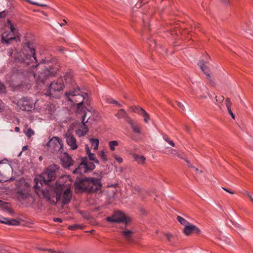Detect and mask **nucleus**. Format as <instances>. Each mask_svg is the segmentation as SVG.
<instances>
[{
  "label": "nucleus",
  "mask_w": 253,
  "mask_h": 253,
  "mask_svg": "<svg viewBox=\"0 0 253 253\" xmlns=\"http://www.w3.org/2000/svg\"><path fill=\"white\" fill-rule=\"evenodd\" d=\"M60 159L63 166L65 168H68L73 165V160L67 153L62 154L60 156Z\"/></svg>",
  "instance_id": "dca6fc26"
},
{
  "label": "nucleus",
  "mask_w": 253,
  "mask_h": 253,
  "mask_svg": "<svg viewBox=\"0 0 253 253\" xmlns=\"http://www.w3.org/2000/svg\"><path fill=\"white\" fill-rule=\"evenodd\" d=\"M65 95L69 101L77 105V113L79 115L82 113L83 114L84 111L87 112V110H89L83 106L84 104H87L88 101V99L85 97L87 96L86 93L84 95L81 94L79 89H78L66 92Z\"/></svg>",
  "instance_id": "20e7f679"
},
{
  "label": "nucleus",
  "mask_w": 253,
  "mask_h": 253,
  "mask_svg": "<svg viewBox=\"0 0 253 253\" xmlns=\"http://www.w3.org/2000/svg\"><path fill=\"white\" fill-rule=\"evenodd\" d=\"M22 154V152H20V153L19 154V155H18V156H20V155Z\"/></svg>",
  "instance_id": "774afa93"
},
{
  "label": "nucleus",
  "mask_w": 253,
  "mask_h": 253,
  "mask_svg": "<svg viewBox=\"0 0 253 253\" xmlns=\"http://www.w3.org/2000/svg\"><path fill=\"white\" fill-rule=\"evenodd\" d=\"M17 106V108L23 111H30L34 108L33 100L27 98L23 97L16 102H13Z\"/></svg>",
  "instance_id": "f8f14e48"
},
{
  "label": "nucleus",
  "mask_w": 253,
  "mask_h": 253,
  "mask_svg": "<svg viewBox=\"0 0 253 253\" xmlns=\"http://www.w3.org/2000/svg\"><path fill=\"white\" fill-rule=\"evenodd\" d=\"M122 236L127 241H130L133 235V232L129 230H126L121 232Z\"/></svg>",
  "instance_id": "5701e85b"
},
{
  "label": "nucleus",
  "mask_w": 253,
  "mask_h": 253,
  "mask_svg": "<svg viewBox=\"0 0 253 253\" xmlns=\"http://www.w3.org/2000/svg\"><path fill=\"white\" fill-rule=\"evenodd\" d=\"M216 99V101L217 102L218 100H219V103H220L221 102L223 101V96H220V97H218V99L217 98V97L216 96L215 97Z\"/></svg>",
  "instance_id": "c03bdc74"
},
{
  "label": "nucleus",
  "mask_w": 253,
  "mask_h": 253,
  "mask_svg": "<svg viewBox=\"0 0 253 253\" xmlns=\"http://www.w3.org/2000/svg\"><path fill=\"white\" fill-rule=\"evenodd\" d=\"M28 126H26V128H27L26 130L24 131V133L25 135L28 137L30 138L35 134L34 131L31 128H27Z\"/></svg>",
  "instance_id": "c85d7f7f"
},
{
  "label": "nucleus",
  "mask_w": 253,
  "mask_h": 253,
  "mask_svg": "<svg viewBox=\"0 0 253 253\" xmlns=\"http://www.w3.org/2000/svg\"><path fill=\"white\" fill-rule=\"evenodd\" d=\"M98 156L100 158L101 160L104 163L107 162V157L105 154L104 150H100L98 153Z\"/></svg>",
  "instance_id": "a878e982"
},
{
  "label": "nucleus",
  "mask_w": 253,
  "mask_h": 253,
  "mask_svg": "<svg viewBox=\"0 0 253 253\" xmlns=\"http://www.w3.org/2000/svg\"><path fill=\"white\" fill-rule=\"evenodd\" d=\"M32 67L33 68L38 67V72L34 73L33 75L37 81L42 83H44L47 79L55 76L58 70L57 67L47 66L43 63H40Z\"/></svg>",
  "instance_id": "39448f33"
},
{
  "label": "nucleus",
  "mask_w": 253,
  "mask_h": 253,
  "mask_svg": "<svg viewBox=\"0 0 253 253\" xmlns=\"http://www.w3.org/2000/svg\"><path fill=\"white\" fill-rule=\"evenodd\" d=\"M109 103L116 104L118 107L122 106V105L120 103H118L116 100H113V99L109 101Z\"/></svg>",
  "instance_id": "a19ab883"
},
{
  "label": "nucleus",
  "mask_w": 253,
  "mask_h": 253,
  "mask_svg": "<svg viewBox=\"0 0 253 253\" xmlns=\"http://www.w3.org/2000/svg\"><path fill=\"white\" fill-rule=\"evenodd\" d=\"M63 22H64V23H58V24H59L61 27H62L63 25H65L67 24V22L65 19L63 20Z\"/></svg>",
  "instance_id": "de8ad7c7"
},
{
  "label": "nucleus",
  "mask_w": 253,
  "mask_h": 253,
  "mask_svg": "<svg viewBox=\"0 0 253 253\" xmlns=\"http://www.w3.org/2000/svg\"><path fill=\"white\" fill-rule=\"evenodd\" d=\"M132 156L135 161H136L139 165H143L146 161V158L143 156L133 154Z\"/></svg>",
  "instance_id": "412c9836"
},
{
  "label": "nucleus",
  "mask_w": 253,
  "mask_h": 253,
  "mask_svg": "<svg viewBox=\"0 0 253 253\" xmlns=\"http://www.w3.org/2000/svg\"><path fill=\"white\" fill-rule=\"evenodd\" d=\"M11 169L10 165L7 162H0V174L5 175L10 172Z\"/></svg>",
  "instance_id": "6ab92c4d"
},
{
  "label": "nucleus",
  "mask_w": 253,
  "mask_h": 253,
  "mask_svg": "<svg viewBox=\"0 0 253 253\" xmlns=\"http://www.w3.org/2000/svg\"><path fill=\"white\" fill-rule=\"evenodd\" d=\"M93 162H89L87 157H83L82 159V162L79 165L77 168L73 171V174H80L87 172L89 170H92L95 168V165Z\"/></svg>",
  "instance_id": "6e6552de"
},
{
  "label": "nucleus",
  "mask_w": 253,
  "mask_h": 253,
  "mask_svg": "<svg viewBox=\"0 0 253 253\" xmlns=\"http://www.w3.org/2000/svg\"><path fill=\"white\" fill-rule=\"evenodd\" d=\"M83 226L80 224H74L69 226V229L70 230H77L78 229H82Z\"/></svg>",
  "instance_id": "473e14b6"
},
{
  "label": "nucleus",
  "mask_w": 253,
  "mask_h": 253,
  "mask_svg": "<svg viewBox=\"0 0 253 253\" xmlns=\"http://www.w3.org/2000/svg\"><path fill=\"white\" fill-rule=\"evenodd\" d=\"M8 54H9L10 56H11L12 55V49L9 50Z\"/></svg>",
  "instance_id": "4d7b16f0"
},
{
  "label": "nucleus",
  "mask_w": 253,
  "mask_h": 253,
  "mask_svg": "<svg viewBox=\"0 0 253 253\" xmlns=\"http://www.w3.org/2000/svg\"><path fill=\"white\" fill-rule=\"evenodd\" d=\"M222 189H224V190L225 191H226V192H228V193H230V194H234V193H233V192H232V191H230L229 190H228V189H226V188H224V187H222Z\"/></svg>",
  "instance_id": "8fccbe9b"
},
{
  "label": "nucleus",
  "mask_w": 253,
  "mask_h": 253,
  "mask_svg": "<svg viewBox=\"0 0 253 253\" xmlns=\"http://www.w3.org/2000/svg\"><path fill=\"white\" fill-rule=\"evenodd\" d=\"M202 172H203L202 170H199V171L197 173V175H200Z\"/></svg>",
  "instance_id": "052dcab7"
},
{
  "label": "nucleus",
  "mask_w": 253,
  "mask_h": 253,
  "mask_svg": "<svg viewBox=\"0 0 253 253\" xmlns=\"http://www.w3.org/2000/svg\"><path fill=\"white\" fill-rule=\"evenodd\" d=\"M119 145V143L116 140L110 141L109 142V146L110 150L112 151H114L115 150V146H117Z\"/></svg>",
  "instance_id": "cd10ccee"
},
{
  "label": "nucleus",
  "mask_w": 253,
  "mask_h": 253,
  "mask_svg": "<svg viewBox=\"0 0 253 253\" xmlns=\"http://www.w3.org/2000/svg\"><path fill=\"white\" fill-rule=\"evenodd\" d=\"M165 236L169 242H171L174 237L173 235H172L170 233H166L165 234Z\"/></svg>",
  "instance_id": "58836bf2"
},
{
  "label": "nucleus",
  "mask_w": 253,
  "mask_h": 253,
  "mask_svg": "<svg viewBox=\"0 0 253 253\" xmlns=\"http://www.w3.org/2000/svg\"><path fill=\"white\" fill-rule=\"evenodd\" d=\"M200 97L202 99H205L207 97L206 95H201Z\"/></svg>",
  "instance_id": "bf43d9fd"
},
{
  "label": "nucleus",
  "mask_w": 253,
  "mask_h": 253,
  "mask_svg": "<svg viewBox=\"0 0 253 253\" xmlns=\"http://www.w3.org/2000/svg\"><path fill=\"white\" fill-rule=\"evenodd\" d=\"M53 220L55 222H61L62 221V219L60 218H54Z\"/></svg>",
  "instance_id": "49530a36"
},
{
  "label": "nucleus",
  "mask_w": 253,
  "mask_h": 253,
  "mask_svg": "<svg viewBox=\"0 0 253 253\" xmlns=\"http://www.w3.org/2000/svg\"><path fill=\"white\" fill-rule=\"evenodd\" d=\"M89 140L91 143V148L94 150H97L99 146V140L98 139L90 138Z\"/></svg>",
  "instance_id": "b1692460"
},
{
  "label": "nucleus",
  "mask_w": 253,
  "mask_h": 253,
  "mask_svg": "<svg viewBox=\"0 0 253 253\" xmlns=\"http://www.w3.org/2000/svg\"><path fill=\"white\" fill-rule=\"evenodd\" d=\"M132 111L134 112L137 113L140 115H142L143 113L145 111V110H144L142 108L136 106H135L132 107Z\"/></svg>",
  "instance_id": "bb28decb"
},
{
  "label": "nucleus",
  "mask_w": 253,
  "mask_h": 253,
  "mask_svg": "<svg viewBox=\"0 0 253 253\" xmlns=\"http://www.w3.org/2000/svg\"><path fill=\"white\" fill-rule=\"evenodd\" d=\"M144 118V121L146 123H148L150 120V116L146 111L141 115Z\"/></svg>",
  "instance_id": "72a5a7b5"
},
{
  "label": "nucleus",
  "mask_w": 253,
  "mask_h": 253,
  "mask_svg": "<svg viewBox=\"0 0 253 253\" xmlns=\"http://www.w3.org/2000/svg\"><path fill=\"white\" fill-rule=\"evenodd\" d=\"M203 90H204V91H205L206 92H207V88L205 86H203Z\"/></svg>",
  "instance_id": "e2e57ef3"
},
{
  "label": "nucleus",
  "mask_w": 253,
  "mask_h": 253,
  "mask_svg": "<svg viewBox=\"0 0 253 253\" xmlns=\"http://www.w3.org/2000/svg\"><path fill=\"white\" fill-rule=\"evenodd\" d=\"M5 16L4 11L0 12V18L4 17Z\"/></svg>",
  "instance_id": "3c124183"
},
{
  "label": "nucleus",
  "mask_w": 253,
  "mask_h": 253,
  "mask_svg": "<svg viewBox=\"0 0 253 253\" xmlns=\"http://www.w3.org/2000/svg\"><path fill=\"white\" fill-rule=\"evenodd\" d=\"M49 150L61 154L63 151V143L62 140L56 136H53L47 143Z\"/></svg>",
  "instance_id": "9b49d317"
},
{
  "label": "nucleus",
  "mask_w": 253,
  "mask_h": 253,
  "mask_svg": "<svg viewBox=\"0 0 253 253\" xmlns=\"http://www.w3.org/2000/svg\"><path fill=\"white\" fill-rule=\"evenodd\" d=\"M28 149L27 146H24L22 148V151L26 150Z\"/></svg>",
  "instance_id": "5fc2aeb1"
},
{
  "label": "nucleus",
  "mask_w": 253,
  "mask_h": 253,
  "mask_svg": "<svg viewBox=\"0 0 253 253\" xmlns=\"http://www.w3.org/2000/svg\"><path fill=\"white\" fill-rule=\"evenodd\" d=\"M177 221L182 225H184V227L188 224L189 222L187 221L184 218L181 217L180 216H177L176 218Z\"/></svg>",
  "instance_id": "2f4dec72"
},
{
  "label": "nucleus",
  "mask_w": 253,
  "mask_h": 253,
  "mask_svg": "<svg viewBox=\"0 0 253 253\" xmlns=\"http://www.w3.org/2000/svg\"><path fill=\"white\" fill-rule=\"evenodd\" d=\"M39 159H40V160H42V157H40L39 158Z\"/></svg>",
  "instance_id": "338daca9"
},
{
  "label": "nucleus",
  "mask_w": 253,
  "mask_h": 253,
  "mask_svg": "<svg viewBox=\"0 0 253 253\" xmlns=\"http://www.w3.org/2000/svg\"><path fill=\"white\" fill-rule=\"evenodd\" d=\"M228 112L229 114L230 115V116H231V117L233 119H235V116H234V114L233 113L232 111H231V110L228 111Z\"/></svg>",
  "instance_id": "a18cd8bd"
},
{
  "label": "nucleus",
  "mask_w": 253,
  "mask_h": 253,
  "mask_svg": "<svg viewBox=\"0 0 253 253\" xmlns=\"http://www.w3.org/2000/svg\"><path fill=\"white\" fill-rule=\"evenodd\" d=\"M208 61L204 62L203 61H200L198 65L200 67L201 69L203 71V72L208 76L210 77V72L207 68V67L206 66V64Z\"/></svg>",
  "instance_id": "4be33fe9"
},
{
  "label": "nucleus",
  "mask_w": 253,
  "mask_h": 253,
  "mask_svg": "<svg viewBox=\"0 0 253 253\" xmlns=\"http://www.w3.org/2000/svg\"><path fill=\"white\" fill-rule=\"evenodd\" d=\"M128 124L130 125L132 129L133 130V131L134 132L138 133V134L140 133L141 132H140V127L136 125L133 123L132 120H129L128 121Z\"/></svg>",
  "instance_id": "393cba45"
},
{
  "label": "nucleus",
  "mask_w": 253,
  "mask_h": 253,
  "mask_svg": "<svg viewBox=\"0 0 253 253\" xmlns=\"http://www.w3.org/2000/svg\"><path fill=\"white\" fill-rule=\"evenodd\" d=\"M66 141L68 145L71 147L72 150H75L78 148L76 139L75 137L71 134L66 135Z\"/></svg>",
  "instance_id": "f3484780"
},
{
  "label": "nucleus",
  "mask_w": 253,
  "mask_h": 253,
  "mask_svg": "<svg viewBox=\"0 0 253 253\" xmlns=\"http://www.w3.org/2000/svg\"><path fill=\"white\" fill-rule=\"evenodd\" d=\"M192 168L193 169V170L194 172H195L196 173L199 171V170L198 168H195L194 167H192Z\"/></svg>",
  "instance_id": "09e8293b"
},
{
  "label": "nucleus",
  "mask_w": 253,
  "mask_h": 253,
  "mask_svg": "<svg viewBox=\"0 0 253 253\" xmlns=\"http://www.w3.org/2000/svg\"><path fill=\"white\" fill-rule=\"evenodd\" d=\"M5 91V87L3 84L0 81V93L4 92Z\"/></svg>",
  "instance_id": "ea45409f"
},
{
  "label": "nucleus",
  "mask_w": 253,
  "mask_h": 253,
  "mask_svg": "<svg viewBox=\"0 0 253 253\" xmlns=\"http://www.w3.org/2000/svg\"><path fill=\"white\" fill-rule=\"evenodd\" d=\"M26 0L33 5H38V6H46V4H40L38 2L32 1L31 0Z\"/></svg>",
  "instance_id": "4c0bfd02"
},
{
  "label": "nucleus",
  "mask_w": 253,
  "mask_h": 253,
  "mask_svg": "<svg viewBox=\"0 0 253 253\" xmlns=\"http://www.w3.org/2000/svg\"><path fill=\"white\" fill-rule=\"evenodd\" d=\"M106 220L108 222L113 223L126 222V220L125 215L120 211H117L109 217H107Z\"/></svg>",
  "instance_id": "ddd939ff"
},
{
  "label": "nucleus",
  "mask_w": 253,
  "mask_h": 253,
  "mask_svg": "<svg viewBox=\"0 0 253 253\" xmlns=\"http://www.w3.org/2000/svg\"><path fill=\"white\" fill-rule=\"evenodd\" d=\"M49 251H50L51 252H53V253L54 252V253H62L61 252H54V251H53V250H52L51 249L49 250Z\"/></svg>",
  "instance_id": "680f3d73"
},
{
  "label": "nucleus",
  "mask_w": 253,
  "mask_h": 253,
  "mask_svg": "<svg viewBox=\"0 0 253 253\" xmlns=\"http://www.w3.org/2000/svg\"><path fill=\"white\" fill-rule=\"evenodd\" d=\"M240 100H241V104H242L243 105L245 106V102H244L243 101H242L241 99H240Z\"/></svg>",
  "instance_id": "0e129e2a"
},
{
  "label": "nucleus",
  "mask_w": 253,
  "mask_h": 253,
  "mask_svg": "<svg viewBox=\"0 0 253 253\" xmlns=\"http://www.w3.org/2000/svg\"><path fill=\"white\" fill-rule=\"evenodd\" d=\"M126 115V112L124 109H120L116 114V116L119 119L124 118Z\"/></svg>",
  "instance_id": "c756f323"
},
{
  "label": "nucleus",
  "mask_w": 253,
  "mask_h": 253,
  "mask_svg": "<svg viewBox=\"0 0 253 253\" xmlns=\"http://www.w3.org/2000/svg\"><path fill=\"white\" fill-rule=\"evenodd\" d=\"M54 194H56L55 199L54 196L52 195V192L51 191V197H53L55 205L57 203L60 202L63 205L68 204L71 201L72 197V192L70 188L64 184L56 183L53 187Z\"/></svg>",
  "instance_id": "7ed1b4c3"
},
{
  "label": "nucleus",
  "mask_w": 253,
  "mask_h": 253,
  "mask_svg": "<svg viewBox=\"0 0 253 253\" xmlns=\"http://www.w3.org/2000/svg\"><path fill=\"white\" fill-rule=\"evenodd\" d=\"M22 55L20 57L16 58V61L18 62L24 63L30 65L31 63L37 62L35 56V50L32 44L27 43L22 50Z\"/></svg>",
  "instance_id": "423d86ee"
},
{
  "label": "nucleus",
  "mask_w": 253,
  "mask_h": 253,
  "mask_svg": "<svg viewBox=\"0 0 253 253\" xmlns=\"http://www.w3.org/2000/svg\"><path fill=\"white\" fill-rule=\"evenodd\" d=\"M0 222L9 225H17L19 224V222L15 219H9L4 217H0Z\"/></svg>",
  "instance_id": "aec40b11"
},
{
  "label": "nucleus",
  "mask_w": 253,
  "mask_h": 253,
  "mask_svg": "<svg viewBox=\"0 0 253 253\" xmlns=\"http://www.w3.org/2000/svg\"><path fill=\"white\" fill-rule=\"evenodd\" d=\"M164 139L166 142H167L170 146L172 147L175 146V143L173 142V141L169 139L167 137L164 136Z\"/></svg>",
  "instance_id": "e433bc0d"
},
{
  "label": "nucleus",
  "mask_w": 253,
  "mask_h": 253,
  "mask_svg": "<svg viewBox=\"0 0 253 253\" xmlns=\"http://www.w3.org/2000/svg\"><path fill=\"white\" fill-rule=\"evenodd\" d=\"M60 78L63 79V82L65 84V87L66 86H68L74 88L76 86V84L75 83L73 74L72 73H67L65 75Z\"/></svg>",
  "instance_id": "4468645a"
},
{
  "label": "nucleus",
  "mask_w": 253,
  "mask_h": 253,
  "mask_svg": "<svg viewBox=\"0 0 253 253\" xmlns=\"http://www.w3.org/2000/svg\"><path fill=\"white\" fill-rule=\"evenodd\" d=\"M244 194H246V195H247L248 196H249L250 195V194L248 191H245L244 192Z\"/></svg>",
  "instance_id": "6e6d98bb"
},
{
  "label": "nucleus",
  "mask_w": 253,
  "mask_h": 253,
  "mask_svg": "<svg viewBox=\"0 0 253 253\" xmlns=\"http://www.w3.org/2000/svg\"><path fill=\"white\" fill-rule=\"evenodd\" d=\"M1 104H2V102H1V101L0 100V109H1V108L3 107V106H2V105H1Z\"/></svg>",
  "instance_id": "69168bd1"
},
{
  "label": "nucleus",
  "mask_w": 253,
  "mask_h": 253,
  "mask_svg": "<svg viewBox=\"0 0 253 253\" xmlns=\"http://www.w3.org/2000/svg\"><path fill=\"white\" fill-rule=\"evenodd\" d=\"M113 157L115 159V160L120 164L122 163L123 162V158L118 156L116 154H113Z\"/></svg>",
  "instance_id": "c9c22d12"
},
{
  "label": "nucleus",
  "mask_w": 253,
  "mask_h": 253,
  "mask_svg": "<svg viewBox=\"0 0 253 253\" xmlns=\"http://www.w3.org/2000/svg\"><path fill=\"white\" fill-rule=\"evenodd\" d=\"M177 106L182 110H184V106L182 103L179 102H177Z\"/></svg>",
  "instance_id": "37998d69"
},
{
  "label": "nucleus",
  "mask_w": 253,
  "mask_h": 253,
  "mask_svg": "<svg viewBox=\"0 0 253 253\" xmlns=\"http://www.w3.org/2000/svg\"><path fill=\"white\" fill-rule=\"evenodd\" d=\"M220 2L224 5H228L229 3L228 0H219Z\"/></svg>",
  "instance_id": "79ce46f5"
},
{
  "label": "nucleus",
  "mask_w": 253,
  "mask_h": 253,
  "mask_svg": "<svg viewBox=\"0 0 253 253\" xmlns=\"http://www.w3.org/2000/svg\"><path fill=\"white\" fill-rule=\"evenodd\" d=\"M226 106L228 111L231 110V107L232 105V102H231L229 98H227L226 100Z\"/></svg>",
  "instance_id": "f704fd0d"
},
{
  "label": "nucleus",
  "mask_w": 253,
  "mask_h": 253,
  "mask_svg": "<svg viewBox=\"0 0 253 253\" xmlns=\"http://www.w3.org/2000/svg\"><path fill=\"white\" fill-rule=\"evenodd\" d=\"M101 187L100 179L93 177L79 179L75 182V189L76 192L84 191L89 193L95 192L100 189Z\"/></svg>",
  "instance_id": "f03ea898"
},
{
  "label": "nucleus",
  "mask_w": 253,
  "mask_h": 253,
  "mask_svg": "<svg viewBox=\"0 0 253 253\" xmlns=\"http://www.w3.org/2000/svg\"><path fill=\"white\" fill-rule=\"evenodd\" d=\"M19 128L18 127H15V131H16V132H19Z\"/></svg>",
  "instance_id": "13d9d810"
},
{
  "label": "nucleus",
  "mask_w": 253,
  "mask_h": 253,
  "mask_svg": "<svg viewBox=\"0 0 253 253\" xmlns=\"http://www.w3.org/2000/svg\"><path fill=\"white\" fill-rule=\"evenodd\" d=\"M85 150L86 154L88 156L87 158H88V160L92 161L94 163H95L96 164H99V162L98 160L97 159V158L95 156V154L94 153H91L90 149H89L88 145H87V144L85 145Z\"/></svg>",
  "instance_id": "a211bd4d"
},
{
  "label": "nucleus",
  "mask_w": 253,
  "mask_h": 253,
  "mask_svg": "<svg viewBox=\"0 0 253 253\" xmlns=\"http://www.w3.org/2000/svg\"><path fill=\"white\" fill-rule=\"evenodd\" d=\"M248 197L250 199L251 202L253 203V197H252V196L250 194Z\"/></svg>",
  "instance_id": "864d4df0"
},
{
  "label": "nucleus",
  "mask_w": 253,
  "mask_h": 253,
  "mask_svg": "<svg viewBox=\"0 0 253 253\" xmlns=\"http://www.w3.org/2000/svg\"><path fill=\"white\" fill-rule=\"evenodd\" d=\"M59 169V167L58 165H50L44 172L36 176L34 179V187L36 193L39 197H42L50 204H55L53 197H51V192L47 189H41V187L43 183L47 185L48 182L55 179Z\"/></svg>",
  "instance_id": "f257e3e1"
},
{
  "label": "nucleus",
  "mask_w": 253,
  "mask_h": 253,
  "mask_svg": "<svg viewBox=\"0 0 253 253\" xmlns=\"http://www.w3.org/2000/svg\"><path fill=\"white\" fill-rule=\"evenodd\" d=\"M6 204L4 202L0 200V207H3Z\"/></svg>",
  "instance_id": "603ef678"
},
{
  "label": "nucleus",
  "mask_w": 253,
  "mask_h": 253,
  "mask_svg": "<svg viewBox=\"0 0 253 253\" xmlns=\"http://www.w3.org/2000/svg\"><path fill=\"white\" fill-rule=\"evenodd\" d=\"M7 24L10 29L9 32H4L2 35L1 42L2 43H8L9 41L19 38V33L18 29L11 23V21L8 19Z\"/></svg>",
  "instance_id": "9d476101"
},
{
  "label": "nucleus",
  "mask_w": 253,
  "mask_h": 253,
  "mask_svg": "<svg viewBox=\"0 0 253 253\" xmlns=\"http://www.w3.org/2000/svg\"><path fill=\"white\" fill-rule=\"evenodd\" d=\"M169 154H171L173 156H176L177 157L180 158H182V157H181L180 155L178 153V151L175 149H173V148H170V149H169Z\"/></svg>",
  "instance_id": "7c9ffc66"
},
{
  "label": "nucleus",
  "mask_w": 253,
  "mask_h": 253,
  "mask_svg": "<svg viewBox=\"0 0 253 253\" xmlns=\"http://www.w3.org/2000/svg\"><path fill=\"white\" fill-rule=\"evenodd\" d=\"M65 87L63 79L59 78L56 81H53L48 86L46 93H44L46 96L57 98L58 93L61 92Z\"/></svg>",
  "instance_id": "0eeeda50"
},
{
  "label": "nucleus",
  "mask_w": 253,
  "mask_h": 253,
  "mask_svg": "<svg viewBox=\"0 0 253 253\" xmlns=\"http://www.w3.org/2000/svg\"><path fill=\"white\" fill-rule=\"evenodd\" d=\"M183 233L186 236H189L192 233L200 234L201 233L200 229L196 225L189 223L183 228Z\"/></svg>",
  "instance_id": "2eb2a0df"
},
{
  "label": "nucleus",
  "mask_w": 253,
  "mask_h": 253,
  "mask_svg": "<svg viewBox=\"0 0 253 253\" xmlns=\"http://www.w3.org/2000/svg\"><path fill=\"white\" fill-rule=\"evenodd\" d=\"M91 113L89 110H87V112L84 111V113L82 114L81 116L82 123L79 125L78 128L76 130V133L79 137L85 135L88 132V129L85 124L87 123L88 120L91 117Z\"/></svg>",
  "instance_id": "1a4fd4ad"
}]
</instances>
